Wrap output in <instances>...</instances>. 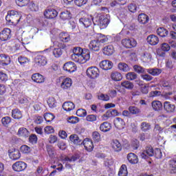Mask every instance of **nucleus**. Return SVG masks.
<instances>
[{
	"label": "nucleus",
	"mask_w": 176,
	"mask_h": 176,
	"mask_svg": "<svg viewBox=\"0 0 176 176\" xmlns=\"http://www.w3.org/2000/svg\"><path fill=\"white\" fill-rule=\"evenodd\" d=\"M76 113L79 118H85L87 115V112L83 109H78Z\"/></svg>",
	"instance_id": "nucleus-56"
},
{
	"label": "nucleus",
	"mask_w": 176,
	"mask_h": 176,
	"mask_svg": "<svg viewBox=\"0 0 176 176\" xmlns=\"http://www.w3.org/2000/svg\"><path fill=\"white\" fill-rule=\"evenodd\" d=\"M63 109L66 112H70V111L75 109V104L72 102H65L63 104Z\"/></svg>",
	"instance_id": "nucleus-26"
},
{
	"label": "nucleus",
	"mask_w": 176,
	"mask_h": 176,
	"mask_svg": "<svg viewBox=\"0 0 176 176\" xmlns=\"http://www.w3.org/2000/svg\"><path fill=\"white\" fill-rule=\"evenodd\" d=\"M92 138L95 142H100L101 141V135L97 131H94L92 133Z\"/></svg>",
	"instance_id": "nucleus-53"
},
{
	"label": "nucleus",
	"mask_w": 176,
	"mask_h": 176,
	"mask_svg": "<svg viewBox=\"0 0 176 176\" xmlns=\"http://www.w3.org/2000/svg\"><path fill=\"white\" fill-rule=\"evenodd\" d=\"M138 20L140 24H146L149 21V16L146 14H140L138 16Z\"/></svg>",
	"instance_id": "nucleus-30"
},
{
	"label": "nucleus",
	"mask_w": 176,
	"mask_h": 176,
	"mask_svg": "<svg viewBox=\"0 0 176 176\" xmlns=\"http://www.w3.org/2000/svg\"><path fill=\"white\" fill-rule=\"evenodd\" d=\"M169 167L170 170H176V157L169 161Z\"/></svg>",
	"instance_id": "nucleus-64"
},
{
	"label": "nucleus",
	"mask_w": 176,
	"mask_h": 176,
	"mask_svg": "<svg viewBox=\"0 0 176 176\" xmlns=\"http://www.w3.org/2000/svg\"><path fill=\"white\" fill-rule=\"evenodd\" d=\"M93 20V17H82L79 19V23L81 24V25H83L85 27V28H87L91 25Z\"/></svg>",
	"instance_id": "nucleus-12"
},
{
	"label": "nucleus",
	"mask_w": 176,
	"mask_h": 176,
	"mask_svg": "<svg viewBox=\"0 0 176 176\" xmlns=\"http://www.w3.org/2000/svg\"><path fill=\"white\" fill-rule=\"evenodd\" d=\"M98 99L101 100L102 101H109V96L100 94L98 95Z\"/></svg>",
	"instance_id": "nucleus-61"
},
{
	"label": "nucleus",
	"mask_w": 176,
	"mask_h": 176,
	"mask_svg": "<svg viewBox=\"0 0 176 176\" xmlns=\"http://www.w3.org/2000/svg\"><path fill=\"white\" fill-rule=\"evenodd\" d=\"M128 10L131 13H135V12H137V5L133 3H130L128 6Z\"/></svg>",
	"instance_id": "nucleus-59"
},
{
	"label": "nucleus",
	"mask_w": 176,
	"mask_h": 176,
	"mask_svg": "<svg viewBox=\"0 0 176 176\" xmlns=\"http://www.w3.org/2000/svg\"><path fill=\"white\" fill-rule=\"evenodd\" d=\"M87 76L91 79H96L100 76V70L96 67H90L86 71Z\"/></svg>",
	"instance_id": "nucleus-6"
},
{
	"label": "nucleus",
	"mask_w": 176,
	"mask_h": 176,
	"mask_svg": "<svg viewBox=\"0 0 176 176\" xmlns=\"http://www.w3.org/2000/svg\"><path fill=\"white\" fill-rule=\"evenodd\" d=\"M50 108H56V99H54V98L51 97L47 101Z\"/></svg>",
	"instance_id": "nucleus-52"
},
{
	"label": "nucleus",
	"mask_w": 176,
	"mask_h": 176,
	"mask_svg": "<svg viewBox=\"0 0 176 176\" xmlns=\"http://www.w3.org/2000/svg\"><path fill=\"white\" fill-rule=\"evenodd\" d=\"M113 52H115L113 45H107L103 48V53L105 56H111L113 54Z\"/></svg>",
	"instance_id": "nucleus-34"
},
{
	"label": "nucleus",
	"mask_w": 176,
	"mask_h": 176,
	"mask_svg": "<svg viewBox=\"0 0 176 176\" xmlns=\"http://www.w3.org/2000/svg\"><path fill=\"white\" fill-rule=\"evenodd\" d=\"M12 38V30L9 28H4L1 32H0V39L5 42L6 41H9Z\"/></svg>",
	"instance_id": "nucleus-8"
},
{
	"label": "nucleus",
	"mask_w": 176,
	"mask_h": 176,
	"mask_svg": "<svg viewBox=\"0 0 176 176\" xmlns=\"http://www.w3.org/2000/svg\"><path fill=\"white\" fill-rule=\"evenodd\" d=\"M129 173L127 172V166L125 164H122L118 172V176H127Z\"/></svg>",
	"instance_id": "nucleus-41"
},
{
	"label": "nucleus",
	"mask_w": 176,
	"mask_h": 176,
	"mask_svg": "<svg viewBox=\"0 0 176 176\" xmlns=\"http://www.w3.org/2000/svg\"><path fill=\"white\" fill-rule=\"evenodd\" d=\"M146 41L149 45H151V46H155L159 43V38L155 34L149 35L147 37Z\"/></svg>",
	"instance_id": "nucleus-19"
},
{
	"label": "nucleus",
	"mask_w": 176,
	"mask_h": 176,
	"mask_svg": "<svg viewBox=\"0 0 176 176\" xmlns=\"http://www.w3.org/2000/svg\"><path fill=\"white\" fill-rule=\"evenodd\" d=\"M15 2L18 6L23 8L30 3V0H15Z\"/></svg>",
	"instance_id": "nucleus-50"
},
{
	"label": "nucleus",
	"mask_w": 176,
	"mask_h": 176,
	"mask_svg": "<svg viewBox=\"0 0 176 176\" xmlns=\"http://www.w3.org/2000/svg\"><path fill=\"white\" fill-rule=\"evenodd\" d=\"M54 46L55 49H60L62 50L67 49V45L64 43L58 41V40L54 41Z\"/></svg>",
	"instance_id": "nucleus-39"
},
{
	"label": "nucleus",
	"mask_w": 176,
	"mask_h": 176,
	"mask_svg": "<svg viewBox=\"0 0 176 176\" xmlns=\"http://www.w3.org/2000/svg\"><path fill=\"white\" fill-rule=\"evenodd\" d=\"M157 34L162 38H164L168 35V31H167L164 28H159L157 30Z\"/></svg>",
	"instance_id": "nucleus-40"
},
{
	"label": "nucleus",
	"mask_w": 176,
	"mask_h": 176,
	"mask_svg": "<svg viewBox=\"0 0 176 176\" xmlns=\"http://www.w3.org/2000/svg\"><path fill=\"white\" fill-rule=\"evenodd\" d=\"M151 107L154 111H162L163 109V104H162V102L159 100H154L151 103Z\"/></svg>",
	"instance_id": "nucleus-28"
},
{
	"label": "nucleus",
	"mask_w": 176,
	"mask_h": 176,
	"mask_svg": "<svg viewBox=\"0 0 176 176\" xmlns=\"http://www.w3.org/2000/svg\"><path fill=\"white\" fill-rule=\"evenodd\" d=\"M63 69L67 72H75L76 71V65L73 62H67L64 64Z\"/></svg>",
	"instance_id": "nucleus-15"
},
{
	"label": "nucleus",
	"mask_w": 176,
	"mask_h": 176,
	"mask_svg": "<svg viewBox=\"0 0 176 176\" xmlns=\"http://www.w3.org/2000/svg\"><path fill=\"white\" fill-rule=\"evenodd\" d=\"M32 80L36 83H43L45 82V77L39 73H35L32 75Z\"/></svg>",
	"instance_id": "nucleus-20"
},
{
	"label": "nucleus",
	"mask_w": 176,
	"mask_h": 176,
	"mask_svg": "<svg viewBox=\"0 0 176 176\" xmlns=\"http://www.w3.org/2000/svg\"><path fill=\"white\" fill-rule=\"evenodd\" d=\"M147 72L153 76H157V75H160L162 74V69H148Z\"/></svg>",
	"instance_id": "nucleus-44"
},
{
	"label": "nucleus",
	"mask_w": 176,
	"mask_h": 176,
	"mask_svg": "<svg viewBox=\"0 0 176 176\" xmlns=\"http://www.w3.org/2000/svg\"><path fill=\"white\" fill-rule=\"evenodd\" d=\"M160 47L162 52H170V50L171 49V46L166 43L161 44Z\"/></svg>",
	"instance_id": "nucleus-57"
},
{
	"label": "nucleus",
	"mask_w": 176,
	"mask_h": 176,
	"mask_svg": "<svg viewBox=\"0 0 176 176\" xmlns=\"http://www.w3.org/2000/svg\"><path fill=\"white\" fill-rule=\"evenodd\" d=\"M72 86V79L69 78H64L61 82L60 87L63 90H69Z\"/></svg>",
	"instance_id": "nucleus-11"
},
{
	"label": "nucleus",
	"mask_w": 176,
	"mask_h": 176,
	"mask_svg": "<svg viewBox=\"0 0 176 176\" xmlns=\"http://www.w3.org/2000/svg\"><path fill=\"white\" fill-rule=\"evenodd\" d=\"M44 119L48 123H50L54 119V116L51 113H47L44 114Z\"/></svg>",
	"instance_id": "nucleus-54"
},
{
	"label": "nucleus",
	"mask_w": 176,
	"mask_h": 176,
	"mask_svg": "<svg viewBox=\"0 0 176 176\" xmlns=\"http://www.w3.org/2000/svg\"><path fill=\"white\" fill-rule=\"evenodd\" d=\"M8 153L10 159H11V160H19V159L21 157L20 151H19L18 149L9 150Z\"/></svg>",
	"instance_id": "nucleus-13"
},
{
	"label": "nucleus",
	"mask_w": 176,
	"mask_h": 176,
	"mask_svg": "<svg viewBox=\"0 0 176 176\" xmlns=\"http://www.w3.org/2000/svg\"><path fill=\"white\" fill-rule=\"evenodd\" d=\"M10 64V57L8 55H0V65H9Z\"/></svg>",
	"instance_id": "nucleus-24"
},
{
	"label": "nucleus",
	"mask_w": 176,
	"mask_h": 176,
	"mask_svg": "<svg viewBox=\"0 0 176 176\" xmlns=\"http://www.w3.org/2000/svg\"><path fill=\"white\" fill-rule=\"evenodd\" d=\"M111 148L115 152H120L122 151V144L118 140H113L111 142Z\"/></svg>",
	"instance_id": "nucleus-17"
},
{
	"label": "nucleus",
	"mask_w": 176,
	"mask_h": 176,
	"mask_svg": "<svg viewBox=\"0 0 176 176\" xmlns=\"http://www.w3.org/2000/svg\"><path fill=\"white\" fill-rule=\"evenodd\" d=\"M128 109L131 115H138L141 112L140 109L134 106H130Z\"/></svg>",
	"instance_id": "nucleus-47"
},
{
	"label": "nucleus",
	"mask_w": 176,
	"mask_h": 176,
	"mask_svg": "<svg viewBox=\"0 0 176 176\" xmlns=\"http://www.w3.org/2000/svg\"><path fill=\"white\" fill-rule=\"evenodd\" d=\"M20 151L21 153H24L25 155H28L31 152V147L27 145H22L20 148Z\"/></svg>",
	"instance_id": "nucleus-49"
},
{
	"label": "nucleus",
	"mask_w": 176,
	"mask_h": 176,
	"mask_svg": "<svg viewBox=\"0 0 176 176\" xmlns=\"http://www.w3.org/2000/svg\"><path fill=\"white\" fill-rule=\"evenodd\" d=\"M79 159V156L78 155H74L72 156H66L63 159H62L63 163H65V162H69V163H72L74 162H76Z\"/></svg>",
	"instance_id": "nucleus-31"
},
{
	"label": "nucleus",
	"mask_w": 176,
	"mask_h": 176,
	"mask_svg": "<svg viewBox=\"0 0 176 176\" xmlns=\"http://www.w3.org/2000/svg\"><path fill=\"white\" fill-rule=\"evenodd\" d=\"M27 168V164L24 162L18 161L12 164V170L16 173L24 171Z\"/></svg>",
	"instance_id": "nucleus-7"
},
{
	"label": "nucleus",
	"mask_w": 176,
	"mask_h": 176,
	"mask_svg": "<svg viewBox=\"0 0 176 176\" xmlns=\"http://www.w3.org/2000/svg\"><path fill=\"white\" fill-rule=\"evenodd\" d=\"M133 69L138 74H144V72H145V69H144V67L137 65L133 66Z\"/></svg>",
	"instance_id": "nucleus-58"
},
{
	"label": "nucleus",
	"mask_w": 176,
	"mask_h": 176,
	"mask_svg": "<svg viewBox=\"0 0 176 176\" xmlns=\"http://www.w3.org/2000/svg\"><path fill=\"white\" fill-rule=\"evenodd\" d=\"M34 67L39 68L40 67H45L47 64V58L43 55H37L34 58Z\"/></svg>",
	"instance_id": "nucleus-4"
},
{
	"label": "nucleus",
	"mask_w": 176,
	"mask_h": 176,
	"mask_svg": "<svg viewBox=\"0 0 176 176\" xmlns=\"http://www.w3.org/2000/svg\"><path fill=\"white\" fill-rule=\"evenodd\" d=\"M58 14V12H57V11L54 9H47L44 13V16L46 17V19H54L57 17Z\"/></svg>",
	"instance_id": "nucleus-18"
},
{
	"label": "nucleus",
	"mask_w": 176,
	"mask_h": 176,
	"mask_svg": "<svg viewBox=\"0 0 176 176\" xmlns=\"http://www.w3.org/2000/svg\"><path fill=\"white\" fill-rule=\"evenodd\" d=\"M1 123L4 127H9V125L12 123V118L9 116L3 117L1 119Z\"/></svg>",
	"instance_id": "nucleus-43"
},
{
	"label": "nucleus",
	"mask_w": 176,
	"mask_h": 176,
	"mask_svg": "<svg viewBox=\"0 0 176 176\" xmlns=\"http://www.w3.org/2000/svg\"><path fill=\"white\" fill-rule=\"evenodd\" d=\"M126 79L127 80H135L137 79V74L135 72H129L126 74Z\"/></svg>",
	"instance_id": "nucleus-51"
},
{
	"label": "nucleus",
	"mask_w": 176,
	"mask_h": 176,
	"mask_svg": "<svg viewBox=\"0 0 176 176\" xmlns=\"http://www.w3.org/2000/svg\"><path fill=\"white\" fill-rule=\"evenodd\" d=\"M52 54L54 56V57L58 58L63 55V50L60 48H54L52 51Z\"/></svg>",
	"instance_id": "nucleus-48"
},
{
	"label": "nucleus",
	"mask_w": 176,
	"mask_h": 176,
	"mask_svg": "<svg viewBox=\"0 0 176 176\" xmlns=\"http://www.w3.org/2000/svg\"><path fill=\"white\" fill-rule=\"evenodd\" d=\"M17 134L19 135V137H25L27 138V137L30 135V132L26 128L22 127L18 130Z\"/></svg>",
	"instance_id": "nucleus-36"
},
{
	"label": "nucleus",
	"mask_w": 176,
	"mask_h": 176,
	"mask_svg": "<svg viewBox=\"0 0 176 176\" xmlns=\"http://www.w3.org/2000/svg\"><path fill=\"white\" fill-rule=\"evenodd\" d=\"M111 78L114 82H120L123 79V76L120 72H114L111 74Z\"/></svg>",
	"instance_id": "nucleus-29"
},
{
	"label": "nucleus",
	"mask_w": 176,
	"mask_h": 176,
	"mask_svg": "<svg viewBox=\"0 0 176 176\" xmlns=\"http://www.w3.org/2000/svg\"><path fill=\"white\" fill-rule=\"evenodd\" d=\"M127 159L131 164H137V163H138V157L135 153H129L127 155Z\"/></svg>",
	"instance_id": "nucleus-27"
},
{
	"label": "nucleus",
	"mask_w": 176,
	"mask_h": 176,
	"mask_svg": "<svg viewBox=\"0 0 176 176\" xmlns=\"http://www.w3.org/2000/svg\"><path fill=\"white\" fill-rule=\"evenodd\" d=\"M21 19V16L19 14L17 11L11 10L8 12V14L6 16V20L8 23H11L14 25H17Z\"/></svg>",
	"instance_id": "nucleus-2"
},
{
	"label": "nucleus",
	"mask_w": 176,
	"mask_h": 176,
	"mask_svg": "<svg viewBox=\"0 0 176 176\" xmlns=\"http://www.w3.org/2000/svg\"><path fill=\"white\" fill-rule=\"evenodd\" d=\"M82 144L86 151H87L88 152H91V151H93V149L94 148V144H93V140H91V139L85 138L83 140Z\"/></svg>",
	"instance_id": "nucleus-14"
},
{
	"label": "nucleus",
	"mask_w": 176,
	"mask_h": 176,
	"mask_svg": "<svg viewBox=\"0 0 176 176\" xmlns=\"http://www.w3.org/2000/svg\"><path fill=\"white\" fill-rule=\"evenodd\" d=\"M118 69L120 71H122V72H129V71H130V67L124 63H120L118 64Z\"/></svg>",
	"instance_id": "nucleus-42"
},
{
	"label": "nucleus",
	"mask_w": 176,
	"mask_h": 176,
	"mask_svg": "<svg viewBox=\"0 0 176 176\" xmlns=\"http://www.w3.org/2000/svg\"><path fill=\"white\" fill-rule=\"evenodd\" d=\"M18 61L21 64V65H24L25 64L30 63V59H28L25 56H19L18 58Z\"/></svg>",
	"instance_id": "nucleus-55"
},
{
	"label": "nucleus",
	"mask_w": 176,
	"mask_h": 176,
	"mask_svg": "<svg viewBox=\"0 0 176 176\" xmlns=\"http://www.w3.org/2000/svg\"><path fill=\"white\" fill-rule=\"evenodd\" d=\"M164 109L168 113H173L175 111V104H171L170 102H164Z\"/></svg>",
	"instance_id": "nucleus-22"
},
{
	"label": "nucleus",
	"mask_w": 176,
	"mask_h": 176,
	"mask_svg": "<svg viewBox=\"0 0 176 176\" xmlns=\"http://www.w3.org/2000/svg\"><path fill=\"white\" fill-rule=\"evenodd\" d=\"M45 134H53L54 133V129L52 126H47L44 129Z\"/></svg>",
	"instance_id": "nucleus-62"
},
{
	"label": "nucleus",
	"mask_w": 176,
	"mask_h": 176,
	"mask_svg": "<svg viewBox=\"0 0 176 176\" xmlns=\"http://www.w3.org/2000/svg\"><path fill=\"white\" fill-rule=\"evenodd\" d=\"M58 38L61 41V42H69L71 41V36L68 33L61 32L59 34Z\"/></svg>",
	"instance_id": "nucleus-32"
},
{
	"label": "nucleus",
	"mask_w": 176,
	"mask_h": 176,
	"mask_svg": "<svg viewBox=\"0 0 176 176\" xmlns=\"http://www.w3.org/2000/svg\"><path fill=\"white\" fill-rule=\"evenodd\" d=\"M140 129L142 131H144L145 133L146 131H149V130L151 129V124H149V123L143 122L140 124Z\"/></svg>",
	"instance_id": "nucleus-45"
},
{
	"label": "nucleus",
	"mask_w": 176,
	"mask_h": 176,
	"mask_svg": "<svg viewBox=\"0 0 176 176\" xmlns=\"http://www.w3.org/2000/svg\"><path fill=\"white\" fill-rule=\"evenodd\" d=\"M89 47L94 52H98L102 47V45L98 40H94L90 42Z\"/></svg>",
	"instance_id": "nucleus-9"
},
{
	"label": "nucleus",
	"mask_w": 176,
	"mask_h": 176,
	"mask_svg": "<svg viewBox=\"0 0 176 176\" xmlns=\"http://www.w3.org/2000/svg\"><path fill=\"white\" fill-rule=\"evenodd\" d=\"M148 156H155V151H153V148L151 146L146 147V150L141 154L142 159H146Z\"/></svg>",
	"instance_id": "nucleus-16"
},
{
	"label": "nucleus",
	"mask_w": 176,
	"mask_h": 176,
	"mask_svg": "<svg viewBox=\"0 0 176 176\" xmlns=\"http://www.w3.org/2000/svg\"><path fill=\"white\" fill-rule=\"evenodd\" d=\"M72 60L78 64H85V63L90 60V50L87 49L83 50L80 47H75L73 49Z\"/></svg>",
	"instance_id": "nucleus-1"
},
{
	"label": "nucleus",
	"mask_w": 176,
	"mask_h": 176,
	"mask_svg": "<svg viewBox=\"0 0 176 176\" xmlns=\"http://www.w3.org/2000/svg\"><path fill=\"white\" fill-rule=\"evenodd\" d=\"M113 123L116 127L119 129H124V126L126 124V122H124V120L121 118H115Z\"/></svg>",
	"instance_id": "nucleus-21"
},
{
	"label": "nucleus",
	"mask_w": 176,
	"mask_h": 176,
	"mask_svg": "<svg viewBox=\"0 0 176 176\" xmlns=\"http://www.w3.org/2000/svg\"><path fill=\"white\" fill-rule=\"evenodd\" d=\"M94 20L96 22V24L99 25L100 30H104V28H107L108 27V24L111 21V18L109 15L107 14L106 16H99L96 18H94Z\"/></svg>",
	"instance_id": "nucleus-3"
},
{
	"label": "nucleus",
	"mask_w": 176,
	"mask_h": 176,
	"mask_svg": "<svg viewBox=\"0 0 176 176\" xmlns=\"http://www.w3.org/2000/svg\"><path fill=\"white\" fill-rule=\"evenodd\" d=\"M12 116L13 119H21L23 118V114L19 109H14L12 111Z\"/></svg>",
	"instance_id": "nucleus-38"
},
{
	"label": "nucleus",
	"mask_w": 176,
	"mask_h": 176,
	"mask_svg": "<svg viewBox=\"0 0 176 176\" xmlns=\"http://www.w3.org/2000/svg\"><path fill=\"white\" fill-rule=\"evenodd\" d=\"M99 67L104 69V71H108L109 69H112V67H113V63L108 60H102L100 64Z\"/></svg>",
	"instance_id": "nucleus-10"
},
{
	"label": "nucleus",
	"mask_w": 176,
	"mask_h": 176,
	"mask_svg": "<svg viewBox=\"0 0 176 176\" xmlns=\"http://www.w3.org/2000/svg\"><path fill=\"white\" fill-rule=\"evenodd\" d=\"M121 43L124 47L126 49H133L137 46V41L133 38H125L121 41Z\"/></svg>",
	"instance_id": "nucleus-5"
},
{
	"label": "nucleus",
	"mask_w": 176,
	"mask_h": 176,
	"mask_svg": "<svg viewBox=\"0 0 176 176\" xmlns=\"http://www.w3.org/2000/svg\"><path fill=\"white\" fill-rule=\"evenodd\" d=\"M69 140L72 144H74V145H81V144H83V142H82V140L79 138V136L78 135H71L69 136Z\"/></svg>",
	"instance_id": "nucleus-25"
},
{
	"label": "nucleus",
	"mask_w": 176,
	"mask_h": 176,
	"mask_svg": "<svg viewBox=\"0 0 176 176\" xmlns=\"http://www.w3.org/2000/svg\"><path fill=\"white\" fill-rule=\"evenodd\" d=\"M74 3L76 5V6L80 8L81 6H83L87 3V0H75Z\"/></svg>",
	"instance_id": "nucleus-60"
},
{
	"label": "nucleus",
	"mask_w": 176,
	"mask_h": 176,
	"mask_svg": "<svg viewBox=\"0 0 176 176\" xmlns=\"http://www.w3.org/2000/svg\"><path fill=\"white\" fill-rule=\"evenodd\" d=\"M60 19L63 20V21L71 20V19H72V14L68 10L63 11L60 14Z\"/></svg>",
	"instance_id": "nucleus-23"
},
{
	"label": "nucleus",
	"mask_w": 176,
	"mask_h": 176,
	"mask_svg": "<svg viewBox=\"0 0 176 176\" xmlns=\"http://www.w3.org/2000/svg\"><path fill=\"white\" fill-rule=\"evenodd\" d=\"M111 124L108 122H104L102 123L100 126V130H101L103 133H107V131H109L111 129Z\"/></svg>",
	"instance_id": "nucleus-33"
},
{
	"label": "nucleus",
	"mask_w": 176,
	"mask_h": 176,
	"mask_svg": "<svg viewBox=\"0 0 176 176\" xmlns=\"http://www.w3.org/2000/svg\"><path fill=\"white\" fill-rule=\"evenodd\" d=\"M142 58L145 63L152 61V54L149 51H146L142 55Z\"/></svg>",
	"instance_id": "nucleus-35"
},
{
	"label": "nucleus",
	"mask_w": 176,
	"mask_h": 176,
	"mask_svg": "<svg viewBox=\"0 0 176 176\" xmlns=\"http://www.w3.org/2000/svg\"><path fill=\"white\" fill-rule=\"evenodd\" d=\"M122 87L127 90H133L134 89V84L130 81H123L121 82Z\"/></svg>",
	"instance_id": "nucleus-37"
},
{
	"label": "nucleus",
	"mask_w": 176,
	"mask_h": 176,
	"mask_svg": "<svg viewBox=\"0 0 176 176\" xmlns=\"http://www.w3.org/2000/svg\"><path fill=\"white\" fill-rule=\"evenodd\" d=\"M67 122L69 123H72V124H76V123L79 122V118L78 117L72 116L67 118Z\"/></svg>",
	"instance_id": "nucleus-63"
},
{
	"label": "nucleus",
	"mask_w": 176,
	"mask_h": 176,
	"mask_svg": "<svg viewBox=\"0 0 176 176\" xmlns=\"http://www.w3.org/2000/svg\"><path fill=\"white\" fill-rule=\"evenodd\" d=\"M98 41L100 42L102 46V44L107 43V42H108V37L104 34H98Z\"/></svg>",
	"instance_id": "nucleus-46"
}]
</instances>
